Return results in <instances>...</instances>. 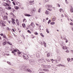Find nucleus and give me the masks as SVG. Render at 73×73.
Masks as SVG:
<instances>
[{
  "instance_id": "f257e3e1",
  "label": "nucleus",
  "mask_w": 73,
  "mask_h": 73,
  "mask_svg": "<svg viewBox=\"0 0 73 73\" xmlns=\"http://www.w3.org/2000/svg\"><path fill=\"white\" fill-rule=\"evenodd\" d=\"M3 20H7L8 19V16L7 15H4L3 17Z\"/></svg>"
},
{
  "instance_id": "f03ea898",
  "label": "nucleus",
  "mask_w": 73,
  "mask_h": 73,
  "mask_svg": "<svg viewBox=\"0 0 73 73\" xmlns=\"http://www.w3.org/2000/svg\"><path fill=\"white\" fill-rule=\"evenodd\" d=\"M5 3L6 5L5 4H4L3 5V6H4V7H7V6H8V7H9V6H10V5H11L9 4V3Z\"/></svg>"
},
{
  "instance_id": "7ed1b4c3",
  "label": "nucleus",
  "mask_w": 73,
  "mask_h": 73,
  "mask_svg": "<svg viewBox=\"0 0 73 73\" xmlns=\"http://www.w3.org/2000/svg\"><path fill=\"white\" fill-rule=\"evenodd\" d=\"M46 8H51L52 7V5H46Z\"/></svg>"
},
{
  "instance_id": "20e7f679",
  "label": "nucleus",
  "mask_w": 73,
  "mask_h": 73,
  "mask_svg": "<svg viewBox=\"0 0 73 73\" xmlns=\"http://www.w3.org/2000/svg\"><path fill=\"white\" fill-rule=\"evenodd\" d=\"M3 1H6V3L8 4H11V1L9 0H2Z\"/></svg>"
},
{
  "instance_id": "39448f33",
  "label": "nucleus",
  "mask_w": 73,
  "mask_h": 73,
  "mask_svg": "<svg viewBox=\"0 0 73 73\" xmlns=\"http://www.w3.org/2000/svg\"><path fill=\"white\" fill-rule=\"evenodd\" d=\"M36 9L34 8L33 9L31 10V11L33 12H33H36Z\"/></svg>"
},
{
  "instance_id": "423d86ee",
  "label": "nucleus",
  "mask_w": 73,
  "mask_h": 73,
  "mask_svg": "<svg viewBox=\"0 0 73 73\" xmlns=\"http://www.w3.org/2000/svg\"><path fill=\"white\" fill-rule=\"evenodd\" d=\"M30 25L32 26L33 28H34V27H35V24H34V23L32 22L31 23Z\"/></svg>"
},
{
  "instance_id": "0eeeda50",
  "label": "nucleus",
  "mask_w": 73,
  "mask_h": 73,
  "mask_svg": "<svg viewBox=\"0 0 73 73\" xmlns=\"http://www.w3.org/2000/svg\"><path fill=\"white\" fill-rule=\"evenodd\" d=\"M34 2L35 1H34V0H33L31 1H29V4H30V5H32V3H34Z\"/></svg>"
},
{
  "instance_id": "6e6552de",
  "label": "nucleus",
  "mask_w": 73,
  "mask_h": 73,
  "mask_svg": "<svg viewBox=\"0 0 73 73\" xmlns=\"http://www.w3.org/2000/svg\"><path fill=\"white\" fill-rule=\"evenodd\" d=\"M59 11H60V12H64V10L62 9H60L59 10Z\"/></svg>"
},
{
  "instance_id": "1a4fd4ad",
  "label": "nucleus",
  "mask_w": 73,
  "mask_h": 73,
  "mask_svg": "<svg viewBox=\"0 0 73 73\" xmlns=\"http://www.w3.org/2000/svg\"><path fill=\"white\" fill-rule=\"evenodd\" d=\"M63 37H62V36H61V38H62V39H65V38H66V36H65V35H63Z\"/></svg>"
},
{
  "instance_id": "9d476101",
  "label": "nucleus",
  "mask_w": 73,
  "mask_h": 73,
  "mask_svg": "<svg viewBox=\"0 0 73 73\" xmlns=\"http://www.w3.org/2000/svg\"><path fill=\"white\" fill-rule=\"evenodd\" d=\"M16 23L18 25H19V20L17 19L16 20Z\"/></svg>"
},
{
  "instance_id": "9b49d317",
  "label": "nucleus",
  "mask_w": 73,
  "mask_h": 73,
  "mask_svg": "<svg viewBox=\"0 0 73 73\" xmlns=\"http://www.w3.org/2000/svg\"><path fill=\"white\" fill-rule=\"evenodd\" d=\"M43 71H44V72H49V70L47 69H43Z\"/></svg>"
},
{
  "instance_id": "f8f14e48",
  "label": "nucleus",
  "mask_w": 73,
  "mask_h": 73,
  "mask_svg": "<svg viewBox=\"0 0 73 73\" xmlns=\"http://www.w3.org/2000/svg\"><path fill=\"white\" fill-rule=\"evenodd\" d=\"M27 71L28 72H29L30 73H31L32 72V70L29 69H27Z\"/></svg>"
},
{
  "instance_id": "ddd939ff",
  "label": "nucleus",
  "mask_w": 73,
  "mask_h": 73,
  "mask_svg": "<svg viewBox=\"0 0 73 73\" xmlns=\"http://www.w3.org/2000/svg\"><path fill=\"white\" fill-rule=\"evenodd\" d=\"M45 14L46 15H49V11L47 10H46L45 12Z\"/></svg>"
},
{
  "instance_id": "4468645a",
  "label": "nucleus",
  "mask_w": 73,
  "mask_h": 73,
  "mask_svg": "<svg viewBox=\"0 0 73 73\" xmlns=\"http://www.w3.org/2000/svg\"><path fill=\"white\" fill-rule=\"evenodd\" d=\"M22 25L23 28H25L26 27V26L25 25V23L22 24Z\"/></svg>"
},
{
  "instance_id": "2eb2a0df",
  "label": "nucleus",
  "mask_w": 73,
  "mask_h": 73,
  "mask_svg": "<svg viewBox=\"0 0 73 73\" xmlns=\"http://www.w3.org/2000/svg\"><path fill=\"white\" fill-rule=\"evenodd\" d=\"M62 48L63 49H64V50H65V49H66L67 48V47H66V46H63L62 47Z\"/></svg>"
},
{
  "instance_id": "dca6fc26",
  "label": "nucleus",
  "mask_w": 73,
  "mask_h": 73,
  "mask_svg": "<svg viewBox=\"0 0 73 73\" xmlns=\"http://www.w3.org/2000/svg\"><path fill=\"white\" fill-rule=\"evenodd\" d=\"M57 60L58 61H60L61 60V57H59L57 58Z\"/></svg>"
},
{
  "instance_id": "f3484780",
  "label": "nucleus",
  "mask_w": 73,
  "mask_h": 73,
  "mask_svg": "<svg viewBox=\"0 0 73 73\" xmlns=\"http://www.w3.org/2000/svg\"><path fill=\"white\" fill-rule=\"evenodd\" d=\"M7 44V42L5 41L3 43V45H5Z\"/></svg>"
},
{
  "instance_id": "a211bd4d",
  "label": "nucleus",
  "mask_w": 73,
  "mask_h": 73,
  "mask_svg": "<svg viewBox=\"0 0 73 73\" xmlns=\"http://www.w3.org/2000/svg\"><path fill=\"white\" fill-rule=\"evenodd\" d=\"M23 23H26L27 22V20L25 19H24L23 20Z\"/></svg>"
},
{
  "instance_id": "6ab92c4d",
  "label": "nucleus",
  "mask_w": 73,
  "mask_h": 73,
  "mask_svg": "<svg viewBox=\"0 0 73 73\" xmlns=\"http://www.w3.org/2000/svg\"><path fill=\"white\" fill-rule=\"evenodd\" d=\"M50 53H47V57H49V56H50Z\"/></svg>"
},
{
  "instance_id": "aec40b11",
  "label": "nucleus",
  "mask_w": 73,
  "mask_h": 73,
  "mask_svg": "<svg viewBox=\"0 0 73 73\" xmlns=\"http://www.w3.org/2000/svg\"><path fill=\"white\" fill-rule=\"evenodd\" d=\"M43 42V44H44V46L45 47H46V43H45V41H44Z\"/></svg>"
},
{
  "instance_id": "412c9836",
  "label": "nucleus",
  "mask_w": 73,
  "mask_h": 73,
  "mask_svg": "<svg viewBox=\"0 0 73 73\" xmlns=\"http://www.w3.org/2000/svg\"><path fill=\"white\" fill-rule=\"evenodd\" d=\"M23 57L24 59H25V60H26V59H27V57H26V56H25V55H23Z\"/></svg>"
},
{
  "instance_id": "4be33fe9",
  "label": "nucleus",
  "mask_w": 73,
  "mask_h": 73,
  "mask_svg": "<svg viewBox=\"0 0 73 73\" xmlns=\"http://www.w3.org/2000/svg\"><path fill=\"white\" fill-rule=\"evenodd\" d=\"M46 32H47V33H49V29H46Z\"/></svg>"
},
{
  "instance_id": "5701e85b",
  "label": "nucleus",
  "mask_w": 73,
  "mask_h": 73,
  "mask_svg": "<svg viewBox=\"0 0 73 73\" xmlns=\"http://www.w3.org/2000/svg\"><path fill=\"white\" fill-rule=\"evenodd\" d=\"M2 26L3 27H5V25L4 24V23H2Z\"/></svg>"
},
{
  "instance_id": "b1692460",
  "label": "nucleus",
  "mask_w": 73,
  "mask_h": 73,
  "mask_svg": "<svg viewBox=\"0 0 73 73\" xmlns=\"http://www.w3.org/2000/svg\"><path fill=\"white\" fill-rule=\"evenodd\" d=\"M70 12H71L72 13L73 12V8H72L70 9Z\"/></svg>"
},
{
  "instance_id": "393cba45",
  "label": "nucleus",
  "mask_w": 73,
  "mask_h": 73,
  "mask_svg": "<svg viewBox=\"0 0 73 73\" xmlns=\"http://www.w3.org/2000/svg\"><path fill=\"white\" fill-rule=\"evenodd\" d=\"M7 44H9V45H12V43H11L9 42H7Z\"/></svg>"
},
{
  "instance_id": "a878e982",
  "label": "nucleus",
  "mask_w": 73,
  "mask_h": 73,
  "mask_svg": "<svg viewBox=\"0 0 73 73\" xmlns=\"http://www.w3.org/2000/svg\"><path fill=\"white\" fill-rule=\"evenodd\" d=\"M25 16H31V15H30L29 14H25Z\"/></svg>"
},
{
  "instance_id": "bb28decb",
  "label": "nucleus",
  "mask_w": 73,
  "mask_h": 73,
  "mask_svg": "<svg viewBox=\"0 0 73 73\" xmlns=\"http://www.w3.org/2000/svg\"><path fill=\"white\" fill-rule=\"evenodd\" d=\"M12 23L13 24V25H14V24H15V21H12Z\"/></svg>"
},
{
  "instance_id": "cd10ccee",
  "label": "nucleus",
  "mask_w": 73,
  "mask_h": 73,
  "mask_svg": "<svg viewBox=\"0 0 73 73\" xmlns=\"http://www.w3.org/2000/svg\"><path fill=\"white\" fill-rule=\"evenodd\" d=\"M40 35H41V36L42 37H44V35H43V34H42V33H41L40 34Z\"/></svg>"
},
{
  "instance_id": "c85d7f7f",
  "label": "nucleus",
  "mask_w": 73,
  "mask_h": 73,
  "mask_svg": "<svg viewBox=\"0 0 73 73\" xmlns=\"http://www.w3.org/2000/svg\"><path fill=\"white\" fill-rule=\"evenodd\" d=\"M3 37H4V38H5V39H7V37H6V36L5 35H3Z\"/></svg>"
},
{
  "instance_id": "c756f323",
  "label": "nucleus",
  "mask_w": 73,
  "mask_h": 73,
  "mask_svg": "<svg viewBox=\"0 0 73 73\" xmlns=\"http://www.w3.org/2000/svg\"><path fill=\"white\" fill-rule=\"evenodd\" d=\"M12 9V8L11 7H8V9L11 10Z\"/></svg>"
},
{
  "instance_id": "7c9ffc66",
  "label": "nucleus",
  "mask_w": 73,
  "mask_h": 73,
  "mask_svg": "<svg viewBox=\"0 0 73 73\" xmlns=\"http://www.w3.org/2000/svg\"><path fill=\"white\" fill-rule=\"evenodd\" d=\"M9 48V46H6L5 48V49H6V50H7V49H8Z\"/></svg>"
},
{
  "instance_id": "2f4dec72",
  "label": "nucleus",
  "mask_w": 73,
  "mask_h": 73,
  "mask_svg": "<svg viewBox=\"0 0 73 73\" xmlns=\"http://www.w3.org/2000/svg\"><path fill=\"white\" fill-rule=\"evenodd\" d=\"M54 24H55V23L54 22H51L50 23V24H51V25H53Z\"/></svg>"
},
{
  "instance_id": "473e14b6",
  "label": "nucleus",
  "mask_w": 73,
  "mask_h": 73,
  "mask_svg": "<svg viewBox=\"0 0 73 73\" xmlns=\"http://www.w3.org/2000/svg\"><path fill=\"white\" fill-rule=\"evenodd\" d=\"M27 32H28V33H30V34L31 33V31H29V30H28L27 31Z\"/></svg>"
},
{
  "instance_id": "72a5a7b5",
  "label": "nucleus",
  "mask_w": 73,
  "mask_h": 73,
  "mask_svg": "<svg viewBox=\"0 0 73 73\" xmlns=\"http://www.w3.org/2000/svg\"><path fill=\"white\" fill-rule=\"evenodd\" d=\"M57 7H60V4L57 3Z\"/></svg>"
},
{
  "instance_id": "f704fd0d",
  "label": "nucleus",
  "mask_w": 73,
  "mask_h": 73,
  "mask_svg": "<svg viewBox=\"0 0 73 73\" xmlns=\"http://www.w3.org/2000/svg\"><path fill=\"white\" fill-rule=\"evenodd\" d=\"M31 36H32L31 38H35V36H33V35H32Z\"/></svg>"
},
{
  "instance_id": "c9c22d12",
  "label": "nucleus",
  "mask_w": 73,
  "mask_h": 73,
  "mask_svg": "<svg viewBox=\"0 0 73 73\" xmlns=\"http://www.w3.org/2000/svg\"><path fill=\"white\" fill-rule=\"evenodd\" d=\"M3 10V9H2V7H0V11H2Z\"/></svg>"
},
{
  "instance_id": "e433bc0d",
  "label": "nucleus",
  "mask_w": 73,
  "mask_h": 73,
  "mask_svg": "<svg viewBox=\"0 0 73 73\" xmlns=\"http://www.w3.org/2000/svg\"><path fill=\"white\" fill-rule=\"evenodd\" d=\"M49 0H45L44 1V2H45V3L46 2H48V1H49Z\"/></svg>"
},
{
  "instance_id": "4c0bfd02",
  "label": "nucleus",
  "mask_w": 73,
  "mask_h": 73,
  "mask_svg": "<svg viewBox=\"0 0 73 73\" xmlns=\"http://www.w3.org/2000/svg\"><path fill=\"white\" fill-rule=\"evenodd\" d=\"M15 9H19V7H18V6H16L15 7Z\"/></svg>"
},
{
  "instance_id": "58836bf2",
  "label": "nucleus",
  "mask_w": 73,
  "mask_h": 73,
  "mask_svg": "<svg viewBox=\"0 0 73 73\" xmlns=\"http://www.w3.org/2000/svg\"><path fill=\"white\" fill-rule=\"evenodd\" d=\"M34 34H35V35H38V33H37V32H36L34 33Z\"/></svg>"
},
{
  "instance_id": "ea45409f",
  "label": "nucleus",
  "mask_w": 73,
  "mask_h": 73,
  "mask_svg": "<svg viewBox=\"0 0 73 73\" xmlns=\"http://www.w3.org/2000/svg\"><path fill=\"white\" fill-rule=\"evenodd\" d=\"M47 10H48V11H51L52 9H49V8H47Z\"/></svg>"
},
{
  "instance_id": "a19ab883",
  "label": "nucleus",
  "mask_w": 73,
  "mask_h": 73,
  "mask_svg": "<svg viewBox=\"0 0 73 73\" xmlns=\"http://www.w3.org/2000/svg\"><path fill=\"white\" fill-rule=\"evenodd\" d=\"M17 51V50L15 49L13 50V52H16Z\"/></svg>"
},
{
  "instance_id": "79ce46f5",
  "label": "nucleus",
  "mask_w": 73,
  "mask_h": 73,
  "mask_svg": "<svg viewBox=\"0 0 73 73\" xmlns=\"http://www.w3.org/2000/svg\"><path fill=\"white\" fill-rule=\"evenodd\" d=\"M52 20L53 21H55L56 20V18L54 17L52 19Z\"/></svg>"
},
{
  "instance_id": "37998d69",
  "label": "nucleus",
  "mask_w": 73,
  "mask_h": 73,
  "mask_svg": "<svg viewBox=\"0 0 73 73\" xmlns=\"http://www.w3.org/2000/svg\"><path fill=\"white\" fill-rule=\"evenodd\" d=\"M50 22H51V20H49L48 21V24H49V23H50Z\"/></svg>"
},
{
  "instance_id": "c03bdc74",
  "label": "nucleus",
  "mask_w": 73,
  "mask_h": 73,
  "mask_svg": "<svg viewBox=\"0 0 73 73\" xmlns=\"http://www.w3.org/2000/svg\"><path fill=\"white\" fill-rule=\"evenodd\" d=\"M66 53H69V51L68 50H66Z\"/></svg>"
},
{
  "instance_id": "a18cd8bd",
  "label": "nucleus",
  "mask_w": 73,
  "mask_h": 73,
  "mask_svg": "<svg viewBox=\"0 0 73 73\" xmlns=\"http://www.w3.org/2000/svg\"><path fill=\"white\" fill-rule=\"evenodd\" d=\"M11 53H13L14 54H15V55H16V54H16V53H15V52H14V51H12V52H11Z\"/></svg>"
},
{
  "instance_id": "49530a36",
  "label": "nucleus",
  "mask_w": 73,
  "mask_h": 73,
  "mask_svg": "<svg viewBox=\"0 0 73 73\" xmlns=\"http://www.w3.org/2000/svg\"><path fill=\"white\" fill-rule=\"evenodd\" d=\"M22 69H25V66H22Z\"/></svg>"
},
{
  "instance_id": "de8ad7c7",
  "label": "nucleus",
  "mask_w": 73,
  "mask_h": 73,
  "mask_svg": "<svg viewBox=\"0 0 73 73\" xmlns=\"http://www.w3.org/2000/svg\"><path fill=\"white\" fill-rule=\"evenodd\" d=\"M7 30H8V31H9L10 30V29L8 27L7 28Z\"/></svg>"
},
{
  "instance_id": "09e8293b",
  "label": "nucleus",
  "mask_w": 73,
  "mask_h": 73,
  "mask_svg": "<svg viewBox=\"0 0 73 73\" xmlns=\"http://www.w3.org/2000/svg\"><path fill=\"white\" fill-rule=\"evenodd\" d=\"M18 54H20L21 53V52H17Z\"/></svg>"
},
{
  "instance_id": "8fccbe9b",
  "label": "nucleus",
  "mask_w": 73,
  "mask_h": 73,
  "mask_svg": "<svg viewBox=\"0 0 73 73\" xmlns=\"http://www.w3.org/2000/svg\"><path fill=\"white\" fill-rule=\"evenodd\" d=\"M67 60L68 61H69L70 60V58H68Z\"/></svg>"
},
{
  "instance_id": "3c124183",
  "label": "nucleus",
  "mask_w": 73,
  "mask_h": 73,
  "mask_svg": "<svg viewBox=\"0 0 73 73\" xmlns=\"http://www.w3.org/2000/svg\"><path fill=\"white\" fill-rule=\"evenodd\" d=\"M70 52H71V53H73V50H70Z\"/></svg>"
},
{
  "instance_id": "603ef678",
  "label": "nucleus",
  "mask_w": 73,
  "mask_h": 73,
  "mask_svg": "<svg viewBox=\"0 0 73 73\" xmlns=\"http://www.w3.org/2000/svg\"><path fill=\"white\" fill-rule=\"evenodd\" d=\"M10 14L12 15H13V16H14V14H13V13H11Z\"/></svg>"
},
{
  "instance_id": "864d4df0",
  "label": "nucleus",
  "mask_w": 73,
  "mask_h": 73,
  "mask_svg": "<svg viewBox=\"0 0 73 73\" xmlns=\"http://www.w3.org/2000/svg\"><path fill=\"white\" fill-rule=\"evenodd\" d=\"M13 5H16V4L14 2H13Z\"/></svg>"
},
{
  "instance_id": "5fc2aeb1",
  "label": "nucleus",
  "mask_w": 73,
  "mask_h": 73,
  "mask_svg": "<svg viewBox=\"0 0 73 73\" xmlns=\"http://www.w3.org/2000/svg\"><path fill=\"white\" fill-rule=\"evenodd\" d=\"M40 11H41V9H39V10L38 11V12H40Z\"/></svg>"
},
{
  "instance_id": "6e6d98bb",
  "label": "nucleus",
  "mask_w": 73,
  "mask_h": 73,
  "mask_svg": "<svg viewBox=\"0 0 73 73\" xmlns=\"http://www.w3.org/2000/svg\"><path fill=\"white\" fill-rule=\"evenodd\" d=\"M67 4H68V2L67 1V0H65Z\"/></svg>"
},
{
  "instance_id": "4d7b16f0",
  "label": "nucleus",
  "mask_w": 73,
  "mask_h": 73,
  "mask_svg": "<svg viewBox=\"0 0 73 73\" xmlns=\"http://www.w3.org/2000/svg\"><path fill=\"white\" fill-rule=\"evenodd\" d=\"M2 22H3V21L1 20L0 22V24H1V23H2Z\"/></svg>"
},
{
  "instance_id": "13d9d810",
  "label": "nucleus",
  "mask_w": 73,
  "mask_h": 73,
  "mask_svg": "<svg viewBox=\"0 0 73 73\" xmlns=\"http://www.w3.org/2000/svg\"><path fill=\"white\" fill-rule=\"evenodd\" d=\"M5 9H7L8 10V7H5Z\"/></svg>"
},
{
  "instance_id": "bf43d9fd",
  "label": "nucleus",
  "mask_w": 73,
  "mask_h": 73,
  "mask_svg": "<svg viewBox=\"0 0 73 73\" xmlns=\"http://www.w3.org/2000/svg\"><path fill=\"white\" fill-rule=\"evenodd\" d=\"M12 21H15V19H13V18H12Z\"/></svg>"
},
{
  "instance_id": "052dcab7",
  "label": "nucleus",
  "mask_w": 73,
  "mask_h": 73,
  "mask_svg": "<svg viewBox=\"0 0 73 73\" xmlns=\"http://www.w3.org/2000/svg\"><path fill=\"white\" fill-rule=\"evenodd\" d=\"M0 35H1V36H3V33L1 34H0Z\"/></svg>"
},
{
  "instance_id": "680f3d73",
  "label": "nucleus",
  "mask_w": 73,
  "mask_h": 73,
  "mask_svg": "<svg viewBox=\"0 0 73 73\" xmlns=\"http://www.w3.org/2000/svg\"><path fill=\"white\" fill-rule=\"evenodd\" d=\"M61 17H64V15H63L62 14L61 15Z\"/></svg>"
},
{
  "instance_id": "e2e57ef3",
  "label": "nucleus",
  "mask_w": 73,
  "mask_h": 73,
  "mask_svg": "<svg viewBox=\"0 0 73 73\" xmlns=\"http://www.w3.org/2000/svg\"><path fill=\"white\" fill-rule=\"evenodd\" d=\"M36 24L37 26H38V25H39L37 23H36Z\"/></svg>"
},
{
  "instance_id": "0e129e2a",
  "label": "nucleus",
  "mask_w": 73,
  "mask_h": 73,
  "mask_svg": "<svg viewBox=\"0 0 73 73\" xmlns=\"http://www.w3.org/2000/svg\"><path fill=\"white\" fill-rule=\"evenodd\" d=\"M13 31L14 32H15V30H14V29H12Z\"/></svg>"
},
{
  "instance_id": "69168bd1",
  "label": "nucleus",
  "mask_w": 73,
  "mask_h": 73,
  "mask_svg": "<svg viewBox=\"0 0 73 73\" xmlns=\"http://www.w3.org/2000/svg\"><path fill=\"white\" fill-rule=\"evenodd\" d=\"M70 25H73V24H72V23L71 22L70 23Z\"/></svg>"
},
{
  "instance_id": "338daca9",
  "label": "nucleus",
  "mask_w": 73,
  "mask_h": 73,
  "mask_svg": "<svg viewBox=\"0 0 73 73\" xmlns=\"http://www.w3.org/2000/svg\"><path fill=\"white\" fill-rule=\"evenodd\" d=\"M43 22L45 21V19H43Z\"/></svg>"
},
{
  "instance_id": "774afa93",
  "label": "nucleus",
  "mask_w": 73,
  "mask_h": 73,
  "mask_svg": "<svg viewBox=\"0 0 73 73\" xmlns=\"http://www.w3.org/2000/svg\"><path fill=\"white\" fill-rule=\"evenodd\" d=\"M39 73H45V72H40Z\"/></svg>"
}]
</instances>
